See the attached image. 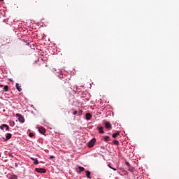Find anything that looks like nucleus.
Returning <instances> with one entry per match:
<instances>
[{
    "mask_svg": "<svg viewBox=\"0 0 179 179\" xmlns=\"http://www.w3.org/2000/svg\"><path fill=\"white\" fill-rule=\"evenodd\" d=\"M94 143H96V138H92L88 142V148H93Z\"/></svg>",
    "mask_w": 179,
    "mask_h": 179,
    "instance_id": "1",
    "label": "nucleus"
},
{
    "mask_svg": "<svg viewBox=\"0 0 179 179\" xmlns=\"http://www.w3.org/2000/svg\"><path fill=\"white\" fill-rule=\"evenodd\" d=\"M16 117H17L19 122H21L22 124H23V122H24V117H23V116L22 115L17 114Z\"/></svg>",
    "mask_w": 179,
    "mask_h": 179,
    "instance_id": "2",
    "label": "nucleus"
},
{
    "mask_svg": "<svg viewBox=\"0 0 179 179\" xmlns=\"http://www.w3.org/2000/svg\"><path fill=\"white\" fill-rule=\"evenodd\" d=\"M0 129L2 131H9V126H8V124H1L0 126Z\"/></svg>",
    "mask_w": 179,
    "mask_h": 179,
    "instance_id": "3",
    "label": "nucleus"
},
{
    "mask_svg": "<svg viewBox=\"0 0 179 179\" xmlns=\"http://www.w3.org/2000/svg\"><path fill=\"white\" fill-rule=\"evenodd\" d=\"M35 171H36L37 173H46L47 171L45 169L36 168L35 169Z\"/></svg>",
    "mask_w": 179,
    "mask_h": 179,
    "instance_id": "4",
    "label": "nucleus"
},
{
    "mask_svg": "<svg viewBox=\"0 0 179 179\" xmlns=\"http://www.w3.org/2000/svg\"><path fill=\"white\" fill-rule=\"evenodd\" d=\"M12 138V134L7 133L6 134V138H4V141H9Z\"/></svg>",
    "mask_w": 179,
    "mask_h": 179,
    "instance_id": "5",
    "label": "nucleus"
},
{
    "mask_svg": "<svg viewBox=\"0 0 179 179\" xmlns=\"http://www.w3.org/2000/svg\"><path fill=\"white\" fill-rule=\"evenodd\" d=\"M38 131H39L40 134H42L43 135H44V134H45V129L43 127H39Z\"/></svg>",
    "mask_w": 179,
    "mask_h": 179,
    "instance_id": "6",
    "label": "nucleus"
},
{
    "mask_svg": "<svg viewBox=\"0 0 179 179\" xmlns=\"http://www.w3.org/2000/svg\"><path fill=\"white\" fill-rule=\"evenodd\" d=\"M105 127H106V129H111V124H110L109 122H105Z\"/></svg>",
    "mask_w": 179,
    "mask_h": 179,
    "instance_id": "7",
    "label": "nucleus"
},
{
    "mask_svg": "<svg viewBox=\"0 0 179 179\" xmlns=\"http://www.w3.org/2000/svg\"><path fill=\"white\" fill-rule=\"evenodd\" d=\"M85 173L87 178L92 179V177L90 176V174H92V173L90 171H86Z\"/></svg>",
    "mask_w": 179,
    "mask_h": 179,
    "instance_id": "8",
    "label": "nucleus"
},
{
    "mask_svg": "<svg viewBox=\"0 0 179 179\" xmlns=\"http://www.w3.org/2000/svg\"><path fill=\"white\" fill-rule=\"evenodd\" d=\"M85 117H86V120H87V121H89V120H91V118H92V114H90V113H86Z\"/></svg>",
    "mask_w": 179,
    "mask_h": 179,
    "instance_id": "9",
    "label": "nucleus"
},
{
    "mask_svg": "<svg viewBox=\"0 0 179 179\" xmlns=\"http://www.w3.org/2000/svg\"><path fill=\"white\" fill-rule=\"evenodd\" d=\"M129 171H130L131 173H134V171H135V169H134V167H132L131 166L127 167Z\"/></svg>",
    "mask_w": 179,
    "mask_h": 179,
    "instance_id": "10",
    "label": "nucleus"
},
{
    "mask_svg": "<svg viewBox=\"0 0 179 179\" xmlns=\"http://www.w3.org/2000/svg\"><path fill=\"white\" fill-rule=\"evenodd\" d=\"M16 89H17V90H18V92H22V87H20V86H19L18 83H16Z\"/></svg>",
    "mask_w": 179,
    "mask_h": 179,
    "instance_id": "11",
    "label": "nucleus"
},
{
    "mask_svg": "<svg viewBox=\"0 0 179 179\" xmlns=\"http://www.w3.org/2000/svg\"><path fill=\"white\" fill-rule=\"evenodd\" d=\"M31 160H34V164H38V159L37 158H31Z\"/></svg>",
    "mask_w": 179,
    "mask_h": 179,
    "instance_id": "12",
    "label": "nucleus"
},
{
    "mask_svg": "<svg viewBox=\"0 0 179 179\" xmlns=\"http://www.w3.org/2000/svg\"><path fill=\"white\" fill-rule=\"evenodd\" d=\"M78 173H82V171H85V168H83V166H78Z\"/></svg>",
    "mask_w": 179,
    "mask_h": 179,
    "instance_id": "13",
    "label": "nucleus"
},
{
    "mask_svg": "<svg viewBox=\"0 0 179 179\" xmlns=\"http://www.w3.org/2000/svg\"><path fill=\"white\" fill-rule=\"evenodd\" d=\"M99 134H104V131L103 130V127H99Z\"/></svg>",
    "mask_w": 179,
    "mask_h": 179,
    "instance_id": "14",
    "label": "nucleus"
},
{
    "mask_svg": "<svg viewBox=\"0 0 179 179\" xmlns=\"http://www.w3.org/2000/svg\"><path fill=\"white\" fill-rule=\"evenodd\" d=\"M117 135H120V131H117L113 134V138H117Z\"/></svg>",
    "mask_w": 179,
    "mask_h": 179,
    "instance_id": "15",
    "label": "nucleus"
},
{
    "mask_svg": "<svg viewBox=\"0 0 179 179\" xmlns=\"http://www.w3.org/2000/svg\"><path fill=\"white\" fill-rule=\"evenodd\" d=\"M105 142H108L110 141V137L108 136H106L104 137Z\"/></svg>",
    "mask_w": 179,
    "mask_h": 179,
    "instance_id": "16",
    "label": "nucleus"
},
{
    "mask_svg": "<svg viewBox=\"0 0 179 179\" xmlns=\"http://www.w3.org/2000/svg\"><path fill=\"white\" fill-rule=\"evenodd\" d=\"M8 89H9V87L8 85H5L3 87L4 92H8Z\"/></svg>",
    "mask_w": 179,
    "mask_h": 179,
    "instance_id": "17",
    "label": "nucleus"
},
{
    "mask_svg": "<svg viewBox=\"0 0 179 179\" xmlns=\"http://www.w3.org/2000/svg\"><path fill=\"white\" fill-rule=\"evenodd\" d=\"M113 143L114 145H120V141H118L117 140H115L113 141Z\"/></svg>",
    "mask_w": 179,
    "mask_h": 179,
    "instance_id": "18",
    "label": "nucleus"
},
{
    "mask_svg": "<svg viewBox=\"0 0 179 179\" xmlns=\"http://www.w3.org/2000/svg\"><path fill=\"white\" fill-rule=\"evenodd\" d=\"M10 179H17V176L13 175Z\"/></svg>",
    "mask_w": 179,
    "mask_h": 179,
    "instance_id": "19",
    "label": "nucleus"
},
{
    "mask_svg": "<svg viewBox=\"0 0 179 179\" xmlns=\"http://www.w3.org/2000/svg\"><path fill=\"white\" fill-rule=\"evenodd\" d=\"M76 114H78V110H74L73 112V115H76Z\"/></svg>",
    "mask_w": 179,
    "mask_h": 179,
    "instance_id": "20",
    "label": "nucleus"
},
{
    "mask_svg": "<svg viewBox=\"0 0 179 179\" xmlns=\"http://www.w3.org/2000/svg\"><path fill=\"white\" fill-rule=\"evenodd\" d=\"M34 136V134L33 133H29V137L33 138Z\"/></svg>",
    "mask_w": 179,
    "mask_h": 179,
    "instance_id": "21",
    "label": "nucleus"
},
{
    "mask_svg": "<svg viewBox=\"0 0 179 179\" xmlns=\"http://www.w3.org/2000/svg\"><path fill=\"white\" fill-rule=\"evenodd\" d=\"M125 163L127 167H129L131 166V164L128 162H126Z\"/></svg>",
    "mask_w": 179,
    "mask_h": 179,
    "instance_id": "22",
    "label": "nucleus"
},
{
    "mask_svg": "<svg viewBox=\"0 0 179 179\" xmlns=\"http://www.w3.org/2000/svg\"><path fill=\"white\" fill-rule=\"evenodd\" d=\"M50 159H55V157L53 155L50 156Z\"/></svg>",
    "mask_w": 179,
    "mask_h": 179,
    "instance_id": "23",
    "label": "nucleus"
},
{
    "mask_svg": "<svg viewBox=\"0 0 179 179\" xmlns=\"http://www.w3.org/2000/svg\"><path fill=\"white\" fill-rule=\"evenodd\" d=\"M111 169L113 170V171H117V169H115V168H113Z\"/></svg>",
    "mask_w": 179,
    "mask_h": 179,
    "instance_id": "24",
    "label": "nucleus"
},
{
    "mask_svg": "<svg viewBox=\"0 0 179 179\" xmlns=\"http://www.w3.org/2000/svg\"><path fill=\"white\" fill-rule=\"evenodd\" d=\"M108 166H109V169H113L110 164H108Z\"/></svg>",
    "mask_w": 179,
    "mask_h": 179,
    "instance_id": "25",
    "label": "nucleus"
},
{
    "mask_svg": "<svg viewBox=\"0 0 179 179\" xmlns=\"http://www.w3.org/2000/svg\"><path fill=\"white\" fill-rule=\"evenodd\" d=\"M89 100H90V98H87L86 99V101H89Z\"/></svg>",
    "mask_w": 179,
    "mask_h": 179,
    "instance_id": "26",
    "label": "nucleus"
},
{
    "mask_svg": "<svg viewBox=\"0 0 179 179\" xmlns=\"http://www.w3.org/2000/svg\"><path fill=\"white\" fill-rule=\"evenodd\" d=\"M1 87L3 86V85H0Z\"/></svg>",
    "mask_w": 179,
    "mask_h": 179,
    "instance_id": "27",
    "label": "nucleus"
},
{
    "mask_svg": "<svg viewBox=\"0 0 179 179\" xmlns=\"http://www.w3.org/2000/svg\"><path fill=\"white\" fill-rule=\"evenodd\" d=\"M59 78H61V76H59Z\"/></svg>",
    "mask_w": 179,
    "mask_h": 179,
    "instance_id": "28",
    "label": "nucleus"
},
{
    "mask_svg": "<svg viewBox=\"0 0 179 179\" xmlns=\"http://www.w3.org/2000/svg\"><path fill=\"white\" fill-rule=\"evenodd\" d=\"M0 1H3V0H0Z\"/></svg>",
    "mask_w": 179,
    "mask_h": 179,
    "instance_id": "29",
    "label": "nucleus"
}]
</instances>
